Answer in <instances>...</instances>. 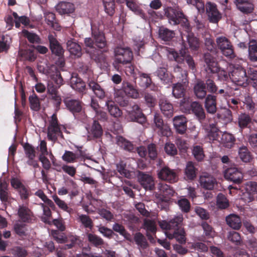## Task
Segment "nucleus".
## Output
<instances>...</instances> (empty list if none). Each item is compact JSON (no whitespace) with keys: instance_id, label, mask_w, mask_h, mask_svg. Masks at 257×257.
<instances>
[{"instance_id":"f257e3e1","label":"nucleus","mask_w":257,"mask_h":257,"mask_svg":"<svg viewBox=\"0 0 257 257\" xmlns=\"http://www.w3.org/2000/svg\"><path fill=\"white\" fill-rule=\"evenodd\" d=\"M183 216L182 215H179L173 219L170 220L169 222L167 221H162L159 222L160 227L165 230H170L174 229L175 230L173 234L167 233V235L170 239L173 238H175L176 240L180 243L183 244L186 242V235L184 230L183 228H177V227L183 221Z\"/></svg>"},{"instance_id":"f03ea898","label":"nucleus","mask_w":257,"mask_h":257,"mask_svg":"<svg viewBox=\"0 0 257 257\" xmlns=\"http://www.w3.org/2000/svg\"><path fill=\"white\" fill-rule=\"evenodd\" d=\"M181 109L185 113L194 114L200 121L204 120L205 118V113L202 106L197 101L189 103V100L182 102Z\"/></svg>"},{"instance_id":"7ed1b4c3","label":"nucleus","mask_w":257,"mask_h":257,"mask_svg":"<svg viewBox=\"0 0 257 257\" xmlns=\"http://www.w3.org/2000/svg\"><path fill=\"white\" fill-rule=\"evenodd\" d=\"M216 44L223 56L230 59L235 57L233 46L227 38L223 36L217 37L216 39Z\"/></svg>"},{"instance_id":"20e7f679","label":"nucleus","mask_w":257,"mask_h":257,"mask_svg":"<svg viewBox=\"0 0 257 257\" xmlns=\"http://www.w3.org/2000/svg\"><path fill=\"white\" fill-rule=\"evenodd\" d=\"M229 78L235 84L240 86H246L248 84V77L246 70L242 67H233L230 72Z\"/></svg>"},{"instance_id":"39448f33","label":"nucleus","mask_w":257,"mask_h":257,"mask_svg":"<svg viewBox=\"0 0 257 257\" xmlns=\"http://www.w3.org/2000/svg\"><path fill=\"white\" fill-rule=\"evenodd\" d=\"M115 62L121 64H129L131 62L133 54L127 47H117L114 49Z\"/></svg>"},{"instance_id":"423d86ee","label":"nucleus","mask_w":257,"mask_h":257,"mask_svg":"<svg viewBox=\"0 0 257 257\" xmlns=\"http://www.w3.org/2000/svg\"><path fill=\"white\" fill-rule=\"evenodd\" d=\"M58 137H62V132L60 125L58 123L56 115L53 114L47 129V137L49 140L55 142Z\"/></svg>"},{"instance_id":"0eeeda50","label":"nucleus","mask_w":257,"mask_h":257,"mask_svg":"<svg viewBox=\"0 0 257 257\" xmlns=\"http://www.w3.org/2000/svg\"><path fill=\"white\" fill-rule=\"evenodd\" d=\"M245 192L243 193L241 199L245 203L254 200L257 194V183L253 181L247 182L245 184Z\"/></svg>"},{"instance_id":"6e6552de","label":"nucleus","mask_w":257,"mask_h":257,"mask_svg":"<svg viewBox=\"0 0 257 257\" xmlns=\"http://www.w3.org/2000/svg\"><path fill=\"white\" fill-rule=\"evenodd\" d=\"M164 11L169 23L172 25L175 26L179 24V18L183 17L182 11L179 8L168 7L165 8Z\"/></svg>"},{"instance_id":"1a4fd4ad","label":"nucleus","mask_w":257,"mask_h":257,"mask_svg":"<svg viewBox=\"0 0 257 257\" xmlns=\"http://www.w3.org/2000/svg\"><path fill=\"white\" fill-rule=\"evenodd\" d=\"M158 177L159 179L171 183L176 182L178 180L176 172L167 167H163L158 171Z\"/></svg>"},{"instance_id":"9d476101","label":"nucleus","mask_w":257,"mask_h":257,"mask_svg":"<svg viewBox=\"0 0 257 257\" xmlns=\"http://www.w3.org/2000/svg\"><path fill=\"white\" fill-rule=\"evenodd\" d=\"M224 177L226 179L235 184H240L243 179V175L240 171L235 167L229 168L224 171Z\"/></svg>"},{"instance_id":"9b49d317","label":"nucleus","mask_w":257,"mask_h":257,"mask_svg":"<svg viewBox=\"0 0 257 257\" xmlns=\"http://www.w3.org/2000/svg\"><path fill=\"white\" fill-rule=\"evenodd\" d=\"M204 62L205 64V70L207 72L214 73L218 70V63L216 59L211 53L206 52L203 56Z\"/></svg>"},{"instance_id":"f8f14e48","label":"nucleus","mask_w":257,"mask_h":257,"mask_svg":"<svg viewBox=\"0 0 257 257\" xmlns=\"http://www.w3.org/2000/svg\"><path fill=\"white\" fill-rule=\"evenodd\" d=\"M181 56H179L176 52L171 51L169 52V57L170 59L174 60L178 63H181L184 60L188 67L192 70H194L195 68V64L192 56L190 55H185V52L183 53L181 52Z\"/></svg>"},{"instance_id":"ddd939ff","label":"nucleus","mask_w":257,"mask_h":257,"mask_svg":"<svg viewBox=\"0 0 257 257\" xmlns=\"http://www.w3.org/2000/svg\"><path fill=\"white\" fill-rule=\"evenodd\" d=\"M128 114L131 121H137L142 124L146 123L147 121L146 116L138 105H134L132 110L128 111Z\"/></svg>"},{"instance_id":"4468645a","label":"nucleus","mask_w":257,"mask_h":257,"mask_svg":"<svg viewBox=\"0 0 257 257\" xmlns=\"http://www.w3.org/2000/svg\"><path fill=\"white\" fill-rule=\"evenodd\" d=\"M138 178L141 185L145 189L152 190L154 188V180L151 175L139 171L138 175Z\"/></svg>"},{"instance_id":"2eb2a0df","label":"nucleus","mask_w":257,"mask_h":257,"mask_svg":"<svg viewBox=\"0 0 257 257\" xmlns=\"http://www.w3.org/2000/svg\"><path fill=\"white\" fill-rule=\"evenodd\" d=\"M206 11L209 21L217 23L221 18V14L218 11L215 4L208 2L206 4Z\"/></svg>"},{"instance_id":"dca6fc26","label":"nucleus","mask_w":257,"mask_h":257,"mask_svg":"<svg viewBox=\"0 0 257 257\" xmlns=\"http://www.w3.org/2000/svg\"><path fill=\"white\" fill-rule=\"evenodd\" d=\"M23 148L26 157L28 159L27 163L29 165L32 166L34 168L38 167V164L35 160L36 157V151L34 147L29 143H25Z\"/></svg>"},{"instance_id":"f3484780","label":"nucleus","mask_w":257,"mask_h":257,"mask_svg":"<svg viewBox=\"0 0 257 257\" xmlns=\"http://www.w3.org/2000/svg\"><path fill=\"white\" fill-rule=\"evenodd\" d=\"M183 43L184 47H186V42L189 45V48L193 51L197 50L199 47V42L198 39L195 37L194 34L190 31L183 34L182 36Z\"/></svg>"},{"instance_id":"a211bd4d","label":"nucleus","mask_w":257,"mask_h":257,"mask_svg":"<svg viewBox=\"0 0 257 257\" xmlns=\"http://www.w3.org/2000/svg\"><path fill=\"white\" fill-rule=\"evenodd\" d=\"M201 186L206 190H211L217 183L216 179L212 175L207 174H202L199 179Z\"/></svg>"},{"instance_id":"6ab92c4d","label":"nucleus","mask_w":257,"mask_h":257,"mask_svg":"<svg viewBox=\"0 0 257 257\" xmlns=\"http://www.w3.org/2000/svg\"><path fill=\"white\" fill-rule=\"evenodd\" d=\"M186 118L183 115L176 116L173 118V124L176 131L180 134H183L187 129Z\"/></svg>"},{"instance_id":"aec40b11","label":"nucleus","mask_w":257,"mask_h":257,"mask_svg":"<svg viewBox=\"0 0 257 257\" xmlns=\"http://www.w3.org/2000/svg\"><path fill=\"white\" fill-rule=\"evenodd\" d=\"M86 129L88 137L99 138L103 134L102 128L99 123L96 119L94 120L92 125L89 127H87Z\"/></svg>"},{"instance_id":"412c9836","label":"nucleus","mask_w":257,"mask_h":257,"mask_svg":"<svg viewBox=\"0 0 257 257\" xmlns=\"http://www.w3.org/2000/svg\"><path fill=\"white\" fill-rule=\"evenodd\" d=\"M63 101L66 107L73 113L79 112L82 109L81 102L78 100L65 97Z\"/></svg>"},{"instance_id":"4be33fe9","label":"nucleus","mask_w":257,"mask_h":257,"mask_svg":"<svg viewBox=\"0 0 257 257\" xmlns=\"http://www.w3.org/2000/svg\"><path fill=\"white\" fill-rule=\"evenodd\" d=\"M237 9L243 13H250L253 10V5L251 0H235Z\"/></svg>"},{"instance_id":"5701e85b","label":"nucleus","mask_w":257,"mask_h":257,"mask_svg":"<svg viewBox=\"0 0 257 257\" xmlns=\"http://www.w3.org/2000/svg\"><path fill=\"white\" fill-rule=\"evenodd\" d=\"M56 10L60 15L69 14L74 11L75 7L72 3L61 2L56 5Z\"/></svg>"},{"instance_id":"b1692460","label":"nucleus","mask_w":257,"mask_h":257,"mask_svg":"<svg viewBox=\"0 0 257 257\" xmlns=\"http://www.w3.org/2000/svg\"><path fill=\"white\" fill-rule=\"evenodd\" d=\"M194 92L197 98L202 99L207 95V91L204 82L200 80H198L194 84L193 87Z\"/></svg>"},{"instance_id":"393cba45","label":"nucleus","mask_w":257,"mask_h":257,"mask_svg":"<svg viewBox=\"0 0 257 257\" xmlns=\"http://www.w3.org/2000/svg\"><path fill=\"white\" fill-rule=\"evenodd\" d=\"M159 106L161 110L164 115L168 117L172 116L173 114V107L172 104L166 98H162L160 99Z\"/></svg>"},{"instance_id":"a878e982","label":"nucleus","mask_w":257,"mask_h":257,"mask_svg":"<svg viewBox=\"0 0 257 257\" xmlns=\"http://www.w3.org/2000/svg\"><path fill=\"white\" fill-rule=\"evenodd\" d=\"M227 224L235 230H238L241 226V221L239 216L235 214H230L225 218Z\"/></svg>"},{"instance_id":"bb28decb","label":"nucleus","mask_w":257,"mask_h":257,"mask_svg":"<svg viewBox=\"0 0 257 257\" xmlns=\"http://www.w3.org/2000/svg\"><path fill=\"white\" fill-rule=\"evenodd\" d=\"M50 47L52 52L57 56H61L63 53V49L56 39L52 35L48 36Z\"/></svg>"},{"instance_id":"cd10ccee","label":"nucleus","mask_w":257,"mask_h":257,"mask_svg":"<svg viewBox=\"0 0 257 257\" xmlns=\"http://www.w3.org/2000/svg\"><path fill=\"white\" fill-rule=\"evenodd\" d=\"M205 98V107L207 112L210 113H214L216 111V96L212 94H208Z\"/></svg>"},{"instance_id":"c85d7f7f","label":"nucleus","mask_w":257,"mask_h":257,"mask_svg":"<svg viewBox=\"0 0 257 257\" xmlns=\"http://www.w3.org/2000/svg\"><path fill=\"white\" fill-rule=\"evenodd\" d=\"M122 84L123 90L127 95L134 99L139 97L138 90L134 85L127 81L123 82Z\"/></svg>"},{"instance_id":"c756f323","label":"nucleus","mask_w":257,"mask_h":257,"mask_svg":"<svg viewBox=\"0 0 257 257\" xmlns=\"http://www.w3.org/2000/svg\"><path fill=\"white\" fill-rule=\"evenodd\" d=\"M82 156V152L81 151H77L75 153L69 151H65L62 157V159L67 163H72L76 162Z\"/></svg>"},{"instance_id":"7c9ffc66","label":"nucleus","mask_w":257,"mask_h":257,"mask_svg":"<svg viewBox=\"0 0 257 257\" xmlns=\"http://www.w3.org/2000/svg\"><path fill=\"white\" fill-rule=\"evenodd\" d=\"M205 130L207 133V138L210 141L216 140L219 136V129L216 126V123H209L205 127Z\"/></svg>"},{"instance_id":"2f4dec72","label":"nucleus","mask_w":257,"mask_h":257,"mask_svg":"<svg viewBox=\"0 0 257 257\" xmlns=\"http://www.w3.org/2000/svg\"><path fill=\"white\" fill-rule=\"evenodd\" d=\"M67 48L70 53L74 56L79 57L81 55V48L74 40L70 39L67 41Z\"/></svg>"},{"instance_id":"473e14b6","label":"nucleus","mask_w":257,"mask_h":257,"mask_svg":"<svg viewBox=\"0 0 257 257\" xmlns=\"http://www.w3.org/2000/svg\"><path fill=\"white\" fill-rule=\"evenodd\" d=\"M105 106H107V109L111 116L114 117H119L121 116L122 114L121 110L113 101L107 100L105 102Z\"/></svg>"},{"instance_id":"72a5a7b5","label":"nucleus","mask_w":257,"mask_h":257,"mask_svg":"<svg viewBox=\"0 0 257 257\" xmlns=\"http://www.w3.org/2000/svg\"><path fill=\"white\" fill-rule=\"evenodd\" d=\"M93 36L96 47L100 49L106 47L107 43L103 33L95 31L93 32Z\"/></svg>"},{"instance_id":"f704fd0d","label":"nucleus","mask_w":257,"mask_h":257,"mask_svg":"<svg viewBox=\"0 0 257 257\" xmlns=\"http://www.w3.org/2000/svg\"><path fill=\"white\" fill-rule=\"evenodd\" d=\"M159 78L164 84H169L172 82V76L169 74L165 68H159L156 71Z\"/></svg>"},{"instance_id":"c9c22d12","label":"nucleus","mask_w":257,"mask_h":257,"mask_svg":"<svg viewBox=\"0 0 257 257\" xmlns=\"http://www.w3.org/2000/svg\"><path fill=\"white\" fill-rule=\"evenodd\" d=\"M88 86L99 98L103 99L105 97V93L104 90L97 82L91 81L89 82Z\"/></svg>"},{"instance_id":"e433bc0d","label":"nucleus","mask_w":257,"mask_h":257,"mask_svg":"<svg viewBox=\"0 0 257 257\" xmlns=\"http://www.w3.org/2000/svg\"><path fill=\"white\" fill-rule=\"evenodd\" d=\"M173 72L174 73V77L178 78L182 83H188V74L186 71L183 70L180 67L176 65L174 67Z\"/></svg>"},{"instance_id":"4c0bfd02","label":"nucleus","mask_w":257,"mask_h":257,"mask_svg":"<svg viewBox=\"0 0 257 257\" xmlns=\"http://www.w3.org/2000/svg\"><path fill=\"white\" fill-rule=\"evenodd\" d=\"M19 217L23 222H29L32 216L31 210L26 206H20L18 210Z\"/></svg>"},{"instance_id":"58836bf2","label":"nucleus","mask_w":257,"mask_h":257,"mask_svg":"<svg viewBox=\"0 0 257 257\" xmlns=\"http://www.w3.org/2000/svg\"><path fill=\"white\" fill-rule=\"evenodd\" d=\"M197 174V169L192 162H188L186 164L185 169V175L186 177L189 180L194 179Z\"/></svg>"},{"instance_id":"ea45409f","label":"nucleus","mask_w":257,"mask_h":257,"mask_svg":"<svg viewBox=\"0 0 257 257\" xmlns=\"http://www.w3.org/2000/svg\"><path fill=\"white\" fill-rule=\"evenodd\" d=\"M134 238L140 250L145 249L148 246L146 237L141 233H136Z\"/></svg>"},{"instance_id":"a19ab883","label":"nucleus","mask_w":257,"mask_h":257,"mask_svg":"<svg viewBox=\"0 0 257 257\" xmlns=\"http://www.w3.org/2000/svg\"><path fill=\"white\" fill-rule=\"evenodd\" d=\"M44 15L47 24L54 29L59 30V27L56 22L55 14L52 12H45Z\"/></svg>"},{"instance_id":"79ce46f5","label":"nucleus","mask_w":257,"mask_h":257,"mask_svg":"<svg viewBox=\"0 0 257 257\" xmlns=\"http://www.w3.org/2000/svg\"><path fill=\"white\" fill-rule=\"evenodd\" d=\"M248 55L251 61L257 62V41H250L248 46Z\"/></svg>"},{"instance_id":"37998d69","label":"nucleus","mask_w":257,"mask_h":257,"mask_svg":"<svg viewBox=\"0 0 257 257\" xmlns=\"http://www.w3.org/2000/svg\"><path fill=\"white\" fill-rule=\"evenodd\" d=\"M221 141L225 147L231 148L234 145L235 139L231 134L225 133L222 136Z\"/></svg>"},{"instance_id":"c03bdc74","label":"nucleus","mask_w":257,"mask_h":257,"mask_svg":"<svg viewBox=\"0 0 257 257\" xmlns=\"http://www.w3.org/2000/svg\"><path fill=\"white\" fill-rule=\"evenodd\" d=\"M187 84L177 83L173 86L172 93L176 98H179L184 96L185 87Z\"/></svg>"},{"instance_id":"a18cd8bd","label":"nucleus","mask_w":257,"mask_h":257,"mask_svg":"<svg viewBox=\"0 0 257 257\" xmlns=\"http://www.w3.org/2000/svg\"><path fill=\"white\" fill-rule=\"evenodd\" d=\"M158 189L159 190L160 193L163 194V195L168 197L173 196L175 193L172 187L164 183H159L158 185Z\"/></svg>"},{"instance_id":"49530a36","label":"nucleus","mask_w":257,"mask_h":257,"mask_svg":"<svg viewBox=\"0 0 257 257\" xmlns=\"http://www.w3.org/2000/svg\"><path fill=\"white\" fill-rule=\"evenodd\" d=\"M52 198L57 206L62 210L68 213L69 214L73 212V209L69 207L63 200L60 199L57 196L53 195Z\"/></svg>"},{"instance_id":"de8ad7c7","label":"nucleus","mask_w":257,"mask_h":257,"mask_svg":"<svg viewBox=\"0 0 257 257\" xmlns=\"http://www.w3.org/2000/svg\"><path fill=\"white\" fill-rule=\"evenodd\" d=\"M77 219L85 228L92 229L93 221L89 216L85 214H78Z\"/></svg>"},{"instance_id":"09e8293b","label":"nucleus","mask_w":257,"mask_h":257,"mask_svg":"<svg viewBox=\"0 0 257 257\" xmlns=\"http://www.w3.org/2000/svg\"><path fill=\"white\" fill-rule=\"evenodd\" d=\"M19 54L24 60L29 61H34L36 58L34 50L30 49L21 50L19 52Z\"/></svg>"},{"instance_id":"8fccbe9b","label":"nucleus","mask_w":257,"mask_h":257,"mask_svg":"<svg viewBox=\"0 0 257 257\" xmlns=\"http://www.w3.org/2000/svg\"><path fill=\"white\" fill-rule=\"evenodd\" d=\"M117 144L124 150L131 151L133 150V145L132 143L121 136L116 137Z\"/></svg>"},{"instance_id":"3c124183","label":"nucleus","mask_w":257,"mask_h":257,"mask_svg":"<svg viewBox=\"0 0 257 257\" xmlns=\"http://www.w3.org/2000/svg\"><path fill=\"white\" fill-rule=\"evenodd\" d=\"M238 155L240 159L244 162L247 163L251 161L252 158L250 153L246 147L243 146L239 149Z\"/></svg>"},{"instance_id":"603ef678","label":"nucleus","mask_w":257,"mask_h":257,"mask_svg":"<svg viewBox=\"0 0 257 257\" xmlns=\"http://www.w3.org/2000/svg\"><path fill=\"white\" fill-rule=\"evenodd\" d=\"M8 186V184L5 181L0 183V199L3 202L8 201L10 198Z\"/></svg>"},{"instance_id":"864d4df0","label":"nucleus","mask_w":257,"mask_h":257,"mask_svg":"<svg viewBox=\"0 0 257 257\" xmlns=\"http://www.w3.org/2000/svg\"><path fill=\"white\" fill-rule=\"evenodd\" d=\"M175 36L174 31L170 30L167 28H162L159 30V36L164 41H169Z\"/></svg>"},{"instance_id":"5fc2aeb1","label":"nucleus","mask_w":257,"mask_h":257,"mask_svg":"<svg viewBox=\"0 0 257 257\" xmlns=\"http://www.w3.org/2000/svg\"><path fill=\"white\" fill-rule=\"evenodd\" d=\"M216 205L220 209H226L228 207L229 201L224 194H218L216 198Z\"/></svg>"},{"instance_id":"6e6d98bb","label":"nucleus","mask_w":257,"mask_h":257,"mask_svg":"<svg viewBox=\"0 0 257 257\" xmlns=\"http://www.w3.org/2000/svg\"><path fill=\"white\" fill-rule=\"evenodd\" d=\"M10 42L11 38L9 36L0 35V53L9 49Z\"/></svg>"},{"instance_id":"4d7b16f0","label":"nucleus","mask_w":257,"mask_h":257,"mask_svg":"<svg viewBox=\"0 0 257 257\" xmlns=\"http://www.w3.org/2000/svg\"><path fill=\"white\" fill-rule=\"evenodd\" d=\"M13 15L15 19V26L16 28H19L20 26V23L27 26L30 23L29 19L26 16H21L19 17L17 13L16 12H13Z\"/></svg>"},{"instance_id":"13d9d810","label":"nucleus","mask_w":257,"mask_h":257,"mask_svg":"<svg viewBox=\"0 0 257 257\" xmlns=\"http://www.w3.org/2000/svg\"><path fill=\"white\" fill-rule=\"evenodd\" d=\"M87 236L88 240L96 247L101 245L104 243L103 239L96 234L88 233Z\"/></svg>"},{"instance_id":"bf43d9fd","label":"nucleus","mask_w":257,"mask_h":257,"mask_svg":"<svg viewBox=\"0 0 257 257\" xmlns=\"http://www.w3.org/2000/svg\"><path fill=\"white\" fill-rule=\"evenodd\" d=\"M31 108L35 111H38L40 108V100L38 97L33 94L29 98Z\"/></svg>"},{"instance_id":"052dcab7","label":"nucleus","mask_w":257,"mask_h":257,"mask_svg":"<svg viewBox=\"0 0 257 257\" xmlns=\"http://www.w3.org/2000/svg\"><path fill=\"white\" fill-rule=\"evenodd\" d=\"M35 195L41 199L44 203L50 207L54 206L53 201L47 197L42 190H38L35 193Z\"/></svg>"},{"instance_id":"680f3d73","label":"nucleus","mask_w":257,"mask_h":257,"mask_svg":"<svg viewBox=\"0 0 257 257\" xmlns=\"http://www.w3.org/2000/svg\"><path fill=\"white\" fill-rule=\"evenodd\" d=\"M188 5L195 6L198 11L200 13L204 12V4L202 0H186Z\"/></svg>"},{"instance_id":"e2e57ef3","label":"nucleus","mask_w":257,"mask_h":257,"mask_svg":"<svg viewBox=\"0 0 257 257\" xmlns=\"http://www.w3.org/2000/svg\"><path fill=\"white\" fill-rule=\"evenodd\" d=\"M192 153L194 158L198 161H201L204 159V154L203 149L199 146H196L193 147Z\"/></svg>"},{"instance_id":"0e129e2a","label":"nucleus","mask_w":257,"mask_h":257,"mask_svg":"<svg viewBox=\"0 0 257 257\" xmlns=\"http://www.w3.org/2000/svg\"><path fill=\"white\" fill-rule=\"evenodd\" d=\"M238 121L240 127H245L250 122L251 118L248 114L242 113L239 116Z\"/></svg>"},{"instance_id":"69168bd1","label":"nucleus","mask_w":257,"mask_h":257,"mask_svg":"<svg viewBox=\"0 0 257 257\" xmlns=\"http://www.w3.org/2000/svg\"><path fill=\"white\" fill-rule=\"evenodd\" d=\"M177 204L181 210L184 212H188L190 209V204L189 201L186 198H181Z\"/></svg>"},{"instance_id":"338daca9","label":"nucleus","mask_w":257,"mask_h":257,"mask_svg":"<svg viewBox=\"0 0 257 257\" xmlns=\"http://www.w3.org/2000/svg\"><path fill=\"white\" fill-rule=\"evenodd\" d=\"M144 228L147 231V236H149V232L155 233L156 230V226L155 222L151 220L145 219L144 220Z\"/></svg>"},{"instance_id":"774afa93","label":"nucleus","mask_w":257,"mask_h":257,"mask_svg":"<svg viewBox=\"0 0 257 257\" xmlns=\"http://www.w3.org/2000/svg\"><path fill=\"white\" fill-rule=\"evenodd\" d=\"M105 12L109 15H112L114 10V0H103Z\"/></svg>"}]
</instances>
